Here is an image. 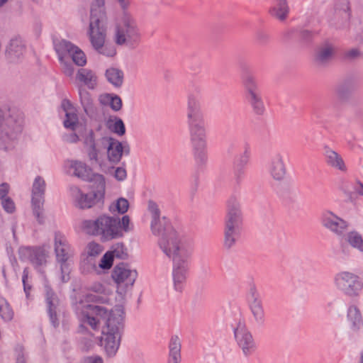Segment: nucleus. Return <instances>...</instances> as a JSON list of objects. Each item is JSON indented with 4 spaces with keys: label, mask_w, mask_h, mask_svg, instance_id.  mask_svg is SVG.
<instances>
[{
    "label": "nucleus",
    "mask_w": 363,
    "mask_h": 363,
    "mask_svg": "<svg viewBox=\"0 0 363 363\" xmlns=\"http://www.w3.org/2000/svg\"><path fill=\"white\" fill-rule=\"evenodd\" d=\"M69 57L73 62L78 66H84L86 63V57L84 52L78 47L74 46V49L72 51Z\"/></svg>",
    "instance_id": "49530a36"
},
{
    "label": "nucleus",
    "mask_w": 363,
    "mask_h": 363,
    "mask_svg": "<svg viewBox=\"0 0 363 363\" xmlns=\"http://www.w3.org/2000/svg\"><path fill=\"white\" fill-rule=\"evenodd\" d=\"M86 300L87 301L103 302V298L100 296L91 294H88L86 296Z\"/></svg>",
    "instance_id": "338daca9"
},
{
    "label": "nucleus",
    "mask_w": 363,
    "mask_h": 363,
    "mask_svg": "<svg viewBox=\"0 0 363 363\" xmlns=\"http://www.w3.org/2000/svg\"><path fill=\"white\" fill-rule=\"evenodd\" d=\"M362 56V52L359 48H354L343 53V57L347 60H353Z\"/></svg>",
    "instance_id": "864d4df0"
},
{
    "label": "nucleus",
    "mask_w": 363,
    "mask_h": 363,
    "mask_svg": "<svg viewBox=\"0 0 363 363\" xmlns=\"http://www.w3.org/2000/svg\"><path fill=\"white\" fill-rule=\"evenodd\" d=\"M100 140L107 149L108 160L112 164H118L123 154L128 155L130 153V146L127 143H122L111 137H103Z\"/></svg>",
    "instance_id": "a211bd4d"
},
{
    "label": "nucleus",
    "mask_w": 363,
    "mask_h": 363,
    "mask_svg": "<svg viewBox=\"0 0 363 363\" xmlns=\"http://www.w3.org/2000/svg\"><path fill=\"white\" fill-rule=\"evenodd\" d=\"M95 182L91 183V194H84L81 189L76 186L69 187V192L74 199L75 205L82 209L90 208L97 203L103 201L105 194L106 182L105 178L101 174L95 176Z\"/></svg>",
    "instance_id": "6e6552de"
},
{
    "label": "nucleus",
    "mask_w": 363,
    "mask_h": 363,
    "mask_svg": "<svg viewBox=\"0 0 363 363\" xmlns=\"http://www.w3.org/2000/svg\"><path fill=\"white\" fill-rule=\"evenodd\" d=\"M87 254L91 257H96L101 254L103 251V247L95 242H91L87 245Z\"/></svg>",
    "instance_id": "8fccbe9b"
},
{
    "label": "nucleus",
    "mask_w": 363,
    "mask_h": 363,
    "mask_svg": "<svg viewBox=\"0 0 363 363\" xmlns=\"http://www.w3.org/2000/svg\"><path fill=\"white\" fill-rule=\"evenodd\" d=\"M77 79L90 89H94L97 84L96 74L88 69H79L77 74Z\"/></svg>",
    "instance_id": "7c9ffc66"
},
{
    "label": "nucleus",
    "mask_w": 363,
    "mask_h": 363,
    "mask_svg": "<svg viewBox=\"0 0 363 363\" xmlns=\"http://www.w3.org/2000/svg\"><path fill=\"white\" fill-rule=\"evenodd\" d=\"M110 252L113 255V257L125 259L128 258V250L123 242H118L112 245Z\"/></svg>",
    "instance_id": "a18cd8bd"
},
{
    "label": "nucleus",
    "mask_w": 363,
    "mask_h": 363,
    "mask_svg": "<svg viewBox=\"0 0 363 363\" xmlns=\"http://www.w3.org/2000/svg\"><path fill=\"white\" fill-rule=\"evenodd\" d=\"M78 309L80 310L81 328L86 324L94 330H99V318L108 316L106 325L102 330L101 345L109 357L114 356L119 347L121 333L124 328V312L121 307H116L109 314L108 310L100 306L80 302Z\"/></svg>",
    "instance_id": "f257e3e1"
},
{
    "label": "nucleus",
    "mask_w": 363,
    "mask_h": 363,
    "mask_svg": "<svg viewBox=\"0 0 363 363\" xmlns=\"http://www.w3.org/2000/svg\"><path fill=\"white\" fill-rule=\"evenodd\" d=\"M352 188L358 194L363 196V184L360 181H357L354 184Z\"/></svg>",
    "instance_id": "69168bd1"
},
{
    "label": "nucleus",
    "mask_w": 363,
    "mask_h": 363,
    "mask_svg": "<svg viewBox=\"0 0 363 363\" xmlns=\"http://www.w3.org/2000/svg\"><path fill=\"white\" fill-rule=\"evenodd\" d=\"M89 289L91 291L99 294H104L106 291L104 286L100 282H95L92 284L89 287Z\"/></svg>",
    "instance_id": "4d7b16f0"
},
{
    "label": "nucleus",
    "mask_w": 363,
    "mask_h": 363,
    "mask_svg": "<svg viewBox=\"0 0 363 363\" xmlns=\"http://www.w3.org/2000/svg\"><path fill=\"white\" fill-rule=\"evenodd\" d=\"M181 341L177 335L172 336L169 343V357L167 363H180Z\"/></svg>",
    "instance_id": "c85d7f7f"
},
{
    "label": "nucleus",
    "mask_w": 363,
    "mask_h": 363,
    "mask_svg": "<svg viewBox=\"0 0 363 363\" xmlns=\"http://www.w3.org/2000/svg\"><path fill=\"white\" fill-rule=\"evenodd\" d=\"M352 92V87L350 82H344L337 84L335 88V93L341 101H347Z\"/></svg>",
    "instance_id": "e433bc0d"
},
{
    "label": "nucleus",
    "mask_w": 363,
    "mask_h": 363,
    "mask_svg": "<svg viewBox=\"0 0 363 363\" xmlns=\"http://www.w3.org/2000/svg\"><path fill=\"white\" fill-rule=\"evenodd\" d=\"M352 10L347 0H339L334 6L333 16L328 18L330 27L336 30H350L351 25Z\"/></svg>",
    "instance_id": "2eb2a0df"
},
{
    "label": "nucleus",
    "mask_w": 363,
    "mask_h": 363,
    "mask_svg": "<svg viewBox=\"0 0 363 363\" xmlns=\"http://www.w3.org/2000/svg\"><path fill=\"white\" fill-rule=\"evenodd\" d=\"M345 240L352 247L363 252V239L358 232L351 231L348 233Z\"/></svg>",
    "instance_id": "58836bf2"
},
{
    "label": "nucleus",
    "mask_w": 363,
    "mask_h": 363,
    "mask_svg": "<svg viewBox=\"0 0 363 363\" xmlns=\"http://www.w3.org/2000/svg\"><path fill=\"white\" fill-rule=\"evenodd\" d=\"M61 107L65 113L76 111L72 103L68 99H63L61 103Z\"/></svg>",
    "instance_id": "13d9d810"
},
{
    "label": "nucleus",
    "mask_w": 363,
    "mask_h": 363,
    "mask_svg": "<svg viewBox=\"0 0 363 363\" xmlns=\"http://www.w3.org/2000/svg\"><path fill=\"white\" fill-rule=\"evenodd\" d=\"M269 40V35H267L264 30H259L257 33V42L261 45H264Z\"/></svg>",
    "instance_id": "6e6d98bb"
},
{
    "label": "nucleus",
    "mask_w": 363,
    "mask_h": 363,
    "mask_svg": "<svg viewBox=\"0 0 363 363\" xmlns=\"http://www.w3.org/2000/svg\"><path fill=\"white\" fill-rule=\"evenodd\" d=\"M26 52V45L19 36L11 39L6 49V57L10 62H18Z\"/></svg>",
    "instance_id": "412c9836"
},
{
    "label": "nucleus",
    "mask_w": 363,
    "mask_h": 363,
    "mask_svg": "<svg viewBox=\"0 0 363 363\" xmlns=\"http://www.w3.org/2000/svg\"><path fill=\"white\" fill-rule=\"evenodd\" d=\"M69 168L73 170V175L81 179L84 182L91 183L95 182V176L91 168L87 166L84 162L78 160H72L69 162Z\"/></svg>",
    "instance_id": "5701e85b"
},
{
    "label": "nucleus",
    "mask_w": 363,
    "mask_h": 363,
    "mask_svg": "<svg viewBox=\"0 0 363 363\" xmlns=\"http://www.w3.org/2000/svg\"><path fill=\"white\" fill-rule=\"evenodd\" d=\"M148 211L152 216L151 230L153 234H158L161 228L164 227L163 218H160V211L158 206L154 201L148 202Z\"/></svg>",
    "instance_id": "cd10ccee"
},
{
    "label": "nucleus",
    "mask_w": 363,
    "mask_h": 363,
    "mask_svg": "<svg viewBox=\"0 0 363 363\" xmlns=\"http://www.w3.org/2000/svg\"><path fill=\"white\" fill-rule=\"evenodd\" d=\"M286 174V167L280 153H277L274 159V179L281 181Z\"/></svg>",
    "instance_id": "473e14b6"
},
{
    "label": "nucleus",
    "mask_w": 363,
    "mask_h": 363,
    "mask_svg": "<svg viewBox=\"0 0 363 363\" xmlns=\"http://www.w3.org/2000/svg\"><path fill=\"white\" fill-rule=\"evenodd\" d=\"M190 142L195 160L199 164L207 161L206 131L203 115L198 97L188 96L186 109Z\"/></svg>",
    "instance_id": "f03ea898"
},
{
    "label": "nucleus",
    "mask_w": 363,
    "mask_h": 363,
    "mask_svg": "<svg viewBox=\"0 0 363 363\" xmlns=\"http://www.w3.org/2000/svg\"><path fill=\"white\" fill-rule=\"evenodd\" d=\"M78 124L79 118L77 111L65 113V119L63 121V125L65 128L74 131L77 129Z\"/></svg>",
    "instance_id": "c03bdc74"
},
{
    "label": "nucleus",
    "mask_w": 363,
    "mask_h": 363,
    "mask_svg": "<svg viewBox=\"0 0 363 363\" xmlns=\"http://www.w3.org/2000/svg\"><path fill=\"white\" fill-rule=\"evenodd\" d=\"M247 301L256 323L262 325L264 321V313L259 296L253 289H250Z\"/></svg>",
    "instance_id": "b1692460"
},
{
    "label": "nucleus",
    "mask_w": 363,
    "mask_h": 363,
    "mask_svg": "<svg viewBox=\"0 0 363 363\" xmlns=\"http://www.w3.org/2000/svg\"><path fill=\"white\" fill-rule=\"evenodd\" d=\"M243 225V216L238 199L233 196L227 201L226 214L223 222L224 249L229 250L235 247L240 240Z\"/></svg>",
    "instance_id": "39448f33"
},
{
    "label": "nucleus",
    "mask_w": 363,
    "mask_h": 363,
    "mask_svg": "<svg viewBox=\"0 0 363 363\" xmlns=\"http://www.w3.org/2000/svg\"><path fill=\"white\" fill-rule=\"evenodd\" d=\"M323 227L338 236H342L347 230L349 223L330 211H325L320 217Z\"/></svg>",
    "instance_id": "aec40b11"
},
{
    "label": "nucleus",
    "mask_w": 363,
    "mask_h": 363,
    "mask_svg": "<svg viewBox=\"0 0 363 363\" xmlns=\"http://www.w3.org/2000/svg\"><path fill=\"white\" fill-rule=\"evenodd\" d=\"M323 156L328 167L341 172H347V168L342 157L329 145H325L323 147Z\"/></svg>",
    "instance_id": "4be33fe9"
},
{
    "label": "nucleus",
    "mask_w": 363,
    "mask_h": 363,
    "mask_svg": "<svg viewBox=\"0 0 363 363\" xmlns=\"http://www.w3.org/2000/svg\"><path fill=\"white\" fill-rule=\"evenodd\" d=\"M105 0H94L91 6V15L88 36L92 48L99 55L112 57L116 55L114 45L106 42V13Z\"/></svg>",
    "instance_id": "20e7f679"
},
{
    "label": "nucleus",
    "mask_w": 363,
    "mask_h": 363,
    "mask_svg": "<svg viewBox=\"0 0 363 363\" xmlns=\"http://www.w3.org/2000/svg\"><path fill=\"white\" fill-rule=\"evenodd\" d=\"M63 140L67 143H75L79 140V138L76 133H73L64 135Z\"/></svg>",
    "instance_id": "052dcab7"
},
{
    "label": "nucleus",
    "mask_w": 363,
    "mask_h": 363,
    "mask_svg": "<svg viewBox=\"0 0 363 363\" xmlns=\"http://www.w3.org/2000/svg\"><path fill=\"white\" fill-rule=\"evenodd\" d=\"M242 82L245 98L253 113L257 116H263L266 112V107L255 77L252 74H247L242 77Z\"/></svg>",
    "instance_id": "f8f14e48"
},
{
    "label": "nucleus",
    "mask_w": 363,
    "mask_h": 363,
    "mask_svg": "<svg viewBox=\"0 0 363 363\" xmlns=\"http://www.w3.org/2000/svg\"><path fill=\"white\" fill-rule=\"evenodd\" d=\"M278 196L283 200L286 205L291 206L294 203L293 193L289 187L277 191Z\"/></svg>",
    "instance_id": "de8ad7c7"
},
{
    "label": "nucleus",
    "mask_w": 363,
    "mask_h": 363,
    "mask_svg": "<svg viewBox=\"0 0 363 363\" xmlns=\"http://www.w3.org/2000/svg\"><path fill=\"white\" fill-rule=\"evenodd\" d=\"M81 228L87 235L99 237L102 242L122 238L124 233L132 230L128 216L120 218L106 214H101L94 220H84Z\"/></svg>",
    "instance_id": "7ed1b4c3"
},
{
    "label": "nucleus",
    "mask_w": 363,
    "mask_h": 363,
    "mask_svg": "<svg viewBox=\"0 0 363 363\" xmlns=\"http://www.w3.org/2000/svg\"><path fill=\"white\" fill-rule=\"evenodd\" d=\"M250 156V149L247 145L243 153L235 160L233 164V169L234 174L238 180H240L242 178L244 174V167L248 163Z\"/></svg>",
    "instance_id": "c756f323"
},
{
    "label": "nucleus",
    "mask_w": 363,
    "mask_h": 363,
    "mask_svg": "<svg viewBox=\"0 0 363 363\" xmlns=\"http://www.w3.org/2000/svg\"><path fill=\"white\" fill-rule=\"evenodd\" d=\"M191 257V245L187 244L182 249L180 255L174 258L172 267V281L174 289L177 292L184 290L189 269Z\"/></svg>",
    "instance_id": "9d476101"
},
{
    "label": "nucleus",
    "mask_w": 363,
    "mask_h": 363,
    "mask_svg": "<svg viewBox=\"0 0 363 363\" xmlns=\"http://www.w3.org/2000/svg\"><path fill=\"white\" fill-rule=\"evenodd\" d=\"M300 36L302 40H303L305 41H310V40H311V39L313 36V33L312 31L308 30H302L300 32Z\"/></svg>",
    "instance_id": "680f3d73"
},
{
    "label": "nucleus",
    "mask_w": 363,
    "mask_h": 363,
    "mask_svg": "<svg viewBox=\"0 0 363 363\" xmlns=\"http://www.w3.org/2000/svg\"><path fill=\"white\" fill-rule=\"evenodd\" d=\"M44 287L45 291V299L48 306V312L50 316V319L52 325L56 327L58 325L56 313L57 298L49 284H45Z\"/></svg>",
    "instance_id": "a878e982"
},
{
    "label": "nucleus",
    "mask_w": 363,
    "mask_h": 363,
    "mask_svg": "<svg viewBox=\"0 0 363 363\" xmlns=\"http://www.w3.org/2000/svg\"><path fill=\"white\" fill-rule=\"evenodd\" d=\"M23 113L16 108H0V141L15 138L22 130Z\"/></svg>",
    "instance_id": "1a4fd4ad"
},
{
    "label": "nucleus",
    "mask_w": 363,
    "mask_h": 363,
    "mask_svg": "<svg viewBox=\"0 0 363 363\" xmlns=\"http://www.w3.org/2000/svg\"><path fill=\"white\" fill-rule=\"evenodd\" d=\"M349 183L347 182H342V186L341 188L342 189V190L344 191V193L348 196L350 197V199H352V191H350V188H349Z\"/></svg>",
    "instance_id": "774afa93"
},
{
    "label": "nucleus",
    "mask_w": 363,
    "mask_h": 363,
    "mask_svg": "<svg viewBox=\"0 0 363 363\" xmlns=\"http://www.w3.org/2000/svg\"><path fill=\"white\" fill-rule=\"evenodd\" d=\"M111 277L118 289H127L133 286L138 272L135 269H130L128 264L121 263L114 267Z\"/></svg>",
    "instance_id": "f3484780"
},
{
    "label": "nucleus",
    "mask_w": 363,
    "mask_h": 363,
    "mask_svg": "<svg viewBox=\"0 0 363 363\" xmlns=\"http://www.w3.org/2000/svg\"><path fill=\"white\" fill-rule=\"evenodd\" d=\"M337 289L350 297L357 296L363 289V281L357 274L350 272H340L334 278Z\"/></svg>",
    "instance_id": "ddd939ff"
},
{
    "label": "nucleus",
    "mask_w": 363,
    "mask_h": 363,
    "mask_svg": "<svg viewBox=\"0 0 363 363\" xmlns=\"http://www.w3.org/2000/svg\"><path fill=\"white\" fill-rule=\"evenodd\" d=\"M114 43L119 46L134 48L141 40V32L136 19L125 11L115 25Z\"/></svg>",
    "instance_id": "0eeeda50"
},
{
    "label": "nucleus",
    "mask_w": 363,
    "mask_h": 363,
    "mask_svg": "<svg viewBox=\"0 0 363 363\" xmlns=\"http://www.w3.org/2000/svg\"><path fill=\"white\" fill-rule=\"evenodd\" d=\"M113 255L110 251L106 252L102 257L99 264V267L103 269H109L113 266Z\"/></svg>",
    "instance_id": "09e8293b"
},
{
    "label": "nucleus",
    "mask_w": 363,
    "mask_h": 363,
    "mask_svg": "<svg viewBox=\"0 0 363 363\" xmlns=\"http://www.w3.org/2000/svg\"><path fill=\"white\" fill-rule=\"evenodd\" d=\"M335 53L334 46L331 43H325L316 49L315 62L318 65H325L332 60Z\"/></svg>",
    "instance_id": "bb28decb"
},
{
    "label": "nucleus",
    "mask_w": 363,
    "mask_h": 363,
    "mask_svg": "<svg viewBox=\"0 0 363 363\" xmlns=\"http://www.w3.org/2000/svg\"><path fill=\"white\" fill-rule=\"evenodd\" d=\"M114 177L118 181H123L127 177V172L124 167H118L114 170Z\"/></svg>",
    "instance_id": "5fc2aeb1"
},
{
    "label": "nucleus",
    "mask_w": 363,
    "mask_h": 363,
    "mask_svg": "<svg viewBox=\"0 0 363 363\" xmlns=\"http://www.w3.org/2000/svg\"><path fill=\"white\" fill-rule=\"evenodd\" d=\"M46 184L44 179L40 176L35 178L32 186L31 203L33 214L40 223L43 222V204Z\"/></svg>",
    "instance_id": "dca6fc26"
},
{
    "label": "nucleus",
    "mask_w": 363,
    "mask_h": 363,
    "mask_svg": "<svg viewBox=\"0 0 363 363\" xmlns=\"http://www.w3.org/2000/svg\"><path fill=\"white\" fill-rule=\"evenodd\" d=\"M74 46L70 42L62 40L57 43L55 44V48L58 54L60 60H62L63 57L68 55L69 56L70 53L74 49Z\"/></svg>",
    "instance_id": "ea45409f"
},
{
    "label": "nucleus",
    "mask_w": 363,
    "mask_h": 363,
    "mask_svg": "<svg viewBox=\"0 0 363 363\" xmlns=\"http://www.w3.org/2000/svg\"><path fill=\"white\" fill-rule=\"evenodd\" d=\"M84 363H104L103 359L99 356L87 357L84 358Z\"/></svg>",
    "instance_id": "0e129e2a"
},
{
    "label": "nucleus",
    "mask_w": 363,
    "mask_h": 363,
    "mask_svg": "<svg viewBox=\"0 0 363 363\" xmlns=\"http://www.w3.org/2000/svg\"><path fill=\"white\" fill-rule=\"evenodd\" d=\"M28 258L34 268L40 273H43L42 269L47 264L48 257V252L42 247H28Z\"/></svg>",
    "instance_id": "393cba45"
},
{
    "label": "nucleus",
    "mask_w": 363,
    "mask_h": 363,
    "mask_svg": "<svg viewBox=\"0 0 363 363\" xmlns=\"http://www.w3.org/2000/svg\"><path fill=\"white\" fill-rule=\"evenodd\" d=\"M347 318L351 323V328L357 330L362 324V315L357 306H352L348 308Z\"/></svg>",
    "instance_id": "f704fd0d"
},
{
    "label": "nucleus",
    "mask_w": 363,
    "mask_h": 363,
    "mask_svg": "<svg viewBox=\"0 0 363 363\" xmlns=\"http://www.w3.org/2000/svg\"><path fill=\"white\" fill-rule=\"evenodd\" d=\"M9 190V186L6 183L0 184V199L7 198Z\"/></svg>",
    "instance_id": "e2e57ef3"
},
{
    "label": "nucleus",
    "mask_w": 363,
    "mask_h": 363,
    "mask_svg": "<svg viewBox=\"0 0 363 363\" xmlns=\"http://www.w3.org/2000/svg\"><path fill=\"white\" fill-rule=\"evenodd\" d=\"M235 340L245 356H250L256 350V345L251 333L247 328L245 324L239 322L234 329Z\"/></svg>",
    "instance_id": "6ab92c4d"
},
{
    "label": "nucleus",
    "mask_w": 363,
    "mask_h": 363,
    "mask_svg": "<svg viewBox=\"0 0 363 363\" xmlns=\"http://www.w3.org/2000/svg\"><path fill=\"white\" fill-rule=\"evenodd\" d=\"M1 206L8 213H13L16 210L15 203L9 197L1 199Z\"/></svg>",
    "instance_id": "603ef678"
},
{
    "label": "nucleus",
    "mask_w": 363,
    "mask_h": 363,
    "mask_svg": "<svg viewBox=\"0 0 363 363\" xmlns=\"http://www.w3.org/2000/svg\"><path fill=\"white\" fill-rule=\"evenodd\" d=\"M105 76L107 81L115 87H121L123 82V72L122 70L110 67L106 70Z\"/></svg>",
    "instance_id": "2f4dec72"
},
{
    "label": "nucleus",
    "mask_w": 363,
    "mask_h": 363,
    "mask_svg": "<svg viewBox=\"0 0 363 363\" xmlns=\"http://www.w3.org/2000/svg\"><path fill=\"white\" fill-rule=\"evenodd\" d=\"M242 82L245 98L253 113L257 116H263L266 112V107L255 77L252 74H247L242 77Z\"/></svg>",
    "instance_id": "9b49d317"
},
{
    "label": "nucleus",
    "mask_w": 363,
    "mask_h": 363,
    "mask_svg": "<svg viewBox=\"0 0 363 363\" xmlns=\"http://www.w3.org/2000/svg\"><path fill=\"white\" fill-rule=\"evenodd\" d=\"M0 315L6 321H9L13 318V310L6 303L5 304L0 305Z\"/></svg>",
    "instance_id": "3c124183"
},
{
    "label": "nucleus",
    "mask_w": 363,
    "mask_h": 363,
    "mask_svg": "<svg viewBox=\"0 0 363 363\" xmlns=\"http://www.w3.org/2000/svg\"><path fill=\"white\" fill-rule=\"evenodd\" d=\"M55 252L57 261L60 263L62 281L67 282L69 279L70 267L68 259L71 250L67 238L60 233L55 234Z\"/></svg>",
    "instance_id": "4468645a"
},
{
    "label": "nucleus",
    "mask_w": 363,
    "mask_h": 363,
    "mask_svg": "<svg viewBox=\"0 0 363 363\" xmlns=\"http://www.w3.org/2000/svg\"><path fill=\"white\" fill-rule=\"evenodd\" d=\"M108 128L113 133L122 136L125 133V127L121 118L115 117L113 120L108 121Z\"/></svg>",
    "instance_id": "37998d69"
},
{
    "label": "nucleus",
    "mask_w": 363,
    "mask_h": 363,
    "mask_svg": "<svg viewBox=\"0 0 363 363\" xmlns=\"http://www.w3.org/2000/svg\"><path fill=\"white\" fill-rule=\"evenodd\" d=\"M128 207V201L124 198H119L109 206L108 210L112 213L123 214L127 212Z\"/></svg>",
    "instance_id": "a19ab883"
},
{
    "label": "nucleus",
    "mask_w": 363,
    "mask_h": 363,
    "mask_svg": "<svg viewBox=\"0 0 363 363\" xmlns=\"http://www.w3.org/2000/svg\"><path fill=\"white\" fill-rule=\"evenodd\" d=\"M79 95L84 111L88 113L93 108V99L89 92L82 88L79 89Z\"/></svg>",
    "instance_id": "79ce46f5"
},
{
    "label": "nucleus",
    "mask_w": 363,
    "mask_h": 363,
    "mask_svg": "<svg viewBox=\"0 0 363 363\" xmlns=\"http://www.w3.org/2000/svg\"><path fill=\"white\" fill-rule=\"evenodd\" d=\"M100 101L102 104L108 103L111 108L114 111H118L122 108V100L116 94H106L101 96Z\"/></svg>",
    "instance_id": "c9c22d12"
},
{
    "label": "nucleus",
    "mask_w": 363,
    "mask_h": 363,
    "mask_svg": "<svg viewBox=\"0 0 363 363\" xmlns=\"http://www.w3.org/2000/svg\"><path fill=\"white\" fill-rule=\"evenodd\" d=\"M28 277V268H25L23 271L22 282L23 284L24 291L26 294H28V291L30 289V286L26 284Z\"/></svg>",
    "instance_id": "bf43d9fd"
},
{
    "label": "nucleus",
    "mask_w": 363,
    "mask_h": 363,
    "mask_svg": "<svg viewBox=\"0 0 363 363\" xmlns=\"http://www.w3.org/2000/svg\"><path fill=\"white\" fill-rule=\"evenodd\" d=\"M163 221L164 227L161 228V232L158 234H154L160 237L158 244L162 252L174 260V258L180 255L182 249L184 248L187 244H189L191 245V255L194 251V242L192 239L181 237L166 218H163Z\"/></svg>",
    "instance_id": "423d86ee"
},
{
    "label": "nucleus",
    "mask_w": 363,
    "mask_h": 363,
    "mask_svg": "<svg viewBox=\"0 0 363 363\" xmlns=\"http://www.w3.org/2000/svg\"><path fill=\"white\" fill-rule=\"evenodd\" d=\"M276 4L274 6V12L277 18L281 21H284L289 13V7L286 0H275Z\"/></svg>",
    "instance_id": "4c0bfd02"
},
{
    "label": "nucleus",
    "mask_w": 363,
    "mask_h": 363,
    "mask_svg": "<svg viewBox=\"0 0 363 363\" xmlns=\"http://www.w3.org/2000/svg\"><path fill=\"white\" fill-rule=\"evenodd\" d=\"M84 145L89 148L88 155L91 160L98 161L99 150L96 148V145L94 138V133L93 130H90L84 139Z\"/></svg>",
    "instance_id": "72a5a7b5"
}]
</instances>
